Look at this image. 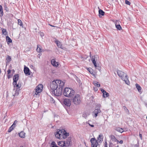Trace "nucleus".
<instances>
[{"label":"nucleus","instance_id":"64","mask_svg":"<svg viewBox=\"0 0 147 147\" xmlns=\"http://www.w3.org/2000/svg\"><path fill=\"white\" fill-rule=\"evenodd\" d=\"M20 147H23V146H20Z\"/></svg>","mask_w":147,"mask_h":147},{"label":"nucleus","instance_id":"53","mask_svg":"<svg viewBox=\"0 0 147 147\" xmlns=\"http://www.w3.org/2000/svg\"><path fill=\"white\" fill-rule=\"evenodd\" d=\"M102 140L101 139H98V142H102Z\"/></svg>","mask_w":147,"mask_h":147},{"label":"nucleus","instance_id":"28","mask_svg":"<svg viewBox=\"0 0 147 147\" xmlns=\"http://www.w3.org/2000/svg\"><path fill=\"white\" fill-rule=\"evenodd\" d=\"M6 41L8 44H9V43H11L12 42V40L9 37V36H6Z\"/></svg>","mask_w":147,"mask_h":147},{"label":"nucleus","instance_id":"25","mask_svg":"<svg viewBox=\"0 0 147 147\" xmlns=\"http://www.w3.org/2000/svg\"><path fill=\"white\" fill-rule=\"evenodd\" d=\"M15 124H14V123H13V124L9 128L7 131L8 132H10L11 131L13 130L15 127Z\"/></svg>","mask_w":147,"mask_h":147},{"label":"nucleus","instance_id":"5","mask_svg":"<svg viewBox=\"0 0 147 147\" xmlns=\"http://www.w3.org/2000/svg\"><path fill=\"white\" fill-rule=\"evenodd\" d=\"M91 144V147H97L98 144V142L95 138H92L90 140Z\"/></svg>","mask_w":147,"mask_h":147},{"label":"nucleus","instance_id":"63","mask_svg":"<svg viewBox=\"0 0 147 147\" xmlns=\"http://www.w3.org/2000/svg\"><path fill=\"white\" fill-rule=\"evenodd\" d=\"M146 119H147V116H146Z\"/></svg>","mask_w":147,"mask_h":147},{"label":"nucleus","instance_id":"47","mask_svg":"<svg viewBox=\"0 0 147 147\" xmlns=\"http://www.w3.org/2000/svg\"><path fill=\"white\" fill-rule=\"evenodd\" d=\"M50 101L52 103H54L55 102V100L52 98H51Z\"/></svg>","mask_w":147,"mask_h":147},{"label":"nucleus","instance_id":"35","mask_svg":"<svg viewBox=\"0 0 147 147\" xmlns=\"http://www.w3.org/2000/svg\"><path fill=\"white\" fill-rule=\"evenodd\" d=\"M94 84L95 86H96L97 87H100V84H98V82L96 81H94Z\"/></svg>","mask_w":147,"mask_h":147},{"label":"nucleus","instance_id":"15","mask_svg":"<svg viewBox=\"0 0 147 147\" xmlns=\"http://www.w3.org/2000/svg\"><path fill=\"white\" fill-rule=\"evenodd\" d=\"M61 130L58 129L56 133H55V137L58 139H59L61 136V133H60Z\"/></svg>","mask_w":147,"mask_h":147},{"label":"nucleus","instance_id":"51","mask_svg":"<svg viewBox=\"0 0 147 147\" xmlns=\"http://www.w3.org/2000/svg\"><path fill=\"white\" fill-rule=\"evenodd\" d=\"M40 35L41 36H44V34L43 32H41L40 34Z\"/></svg>","mask_w":147,"mask_h":147},{"label":"nucleus","instance_id":"57","mask_svg":"<svg viewBox=\"0 0 147 147\" xmlns=\"http://www.w3.org/2000/svg\"><path fill=\"white\" fill-rule=\"evenodd\" d=\"M91 52H90V57H91Z\"/></svg>","mask_w":147,"mask_h":147},{"label":"nucleus","instance_id":"9","mask_svg":"<svg viewBox=\"0 0 147 147\" xmlns=\"http://www.w3.org/2000/svg\"><path fill=\"white\" fill-rule=\"evenodd\" d=\"M98 57V56L97 55H96L93 56H92L91 61L92 63L93 64L94 67H96V61L97 60V58Z\"/></svg>","mask_w":147,"mask_h":147},{"label":"nucleus","instance_id":"61","mask_svg":"<svg viewBox=\"0 0 147 147\" xmlns=\"http://www.w3.org/2000/svg\"><path fill=\"white\" fill-rule=\"evenodd\" d=\"M49 25H50V26H53V27H54V26H53L51 25H50V24H49Z\"/></svg>","mask_w":147,"mask_h":147},{"label":"nucleus","instance_id":"18","mask_svg":"<svg viewBox=\"0 0 147 147\" xmlns=\"http://www.w3.org/2000/svg\"><path fill=\"white\" fill-rule=\"evenodd\" d=\"M51 63L54 66L57 67L59 65L58 62H56L55 60L54 59H53L51 60Z\"/></svg>","mask_w":147,"mask_h":147},{"label":"nucleus","instance_id":"52","mask_svg":"<svg viewBox=\"0 0 147 147\" xmlns=\"http://www.w3.org/2000/svg\"><path fill=\"white\" fill-rule=\"evenodd\" d=\"M119 143L120 144H122L123 143V141L122 140H121L119 141Z\"/></svg>","mask_w":147,"mask_h":147},{"label":"nucleus","instance_id":"10","mask_svg":"<svg viewBox=\"0 0 147 147\" xmlns=\"http://www.w3.org/2000/svg\"><path fill=\"white\" fill-rule=\"evenodd\" d=\"M71 89V88H65L63 92L64 95L67 97H69V92Z\"/></svg>","mask_w":147,"mask_h":147},{"label":"nucleus","instance_id":"46","mask_svg":"<svg viewBox=\"0 0 147 147\" xmlns=\"http://www.w3.org/2000/svg\"><path fill=\"white\" fill-rule=\"evenodd\" d=\"M12 75H10L9 74L7 75V76L8 79H9L10 78H11L12 77Z\"/></svg>","mask_w":147,"mask_h":147},{"label":"nucleus","instance_id":"27","mask_svg":"<svg viewBox=\"0 0 147 147\" xmlns=\"http://www.w3.org/2000/svg\"><path fill=\"white\" fill-rule=\"evenodd\" d=\"M136 87L138 90V92H141V88L140 85L138 84H136Z\"/></svg>","mask_w":147,"mask_h":147},{"label":"nucleus","instance_id":"21","mask_svg":"<svg viewBox=\"0 0 147 147\" xmlns=\"http://www.w3.org/2000/svg\"><path fill=\"white\" fill-rule=\"evenodd\" d=\"M118 21H116L115 22V27L116 28H117V29L118 30H121L122 29L121 27L120 26V24H117V22Z\"/></svg>","mask_w":147,"mask_h":147},{"label":"nucleus","instance_id":"13","mask_svg":"<svg viewBox=\"0 0 147 147\" xmlns=\"http://www.w3.org/2000/svg\"><path fill=\"white\" fill-rule=\"evenodd\" d=\"M57 80V83H58V86H59V88H61L62 89V90L63 88L65 85L64 83L61 81V80Z\"/></svg>","mask_w":147,"mask_h":147},{"label":"nucleus","instance_id":"44","mask_svg":"<svg viewBox=\"0 0 147 147\" xmlns=\"http://www.w3.org/2000/svg\"><path fill=\"white\" fill-rule=\"evenodd\" d=\"M98 138L102 140L103 138V136L102 135L100 134L99 135L98 137Z\"/></svg>","mask_w":147,"mask_h":147},{"label":"nucleus","instance_id":"55","mask_svg":"<svg viewBox=\"0 0 147 147\" xmlns=\"http://www.w3.org/2000/svg\"><path fill=\"white\" fill-rule=\"evenodd\" d=\"M138 144H135L134 145V147H138Z\"/></svg>","mask_w":147,"mask_h":147},{"label":"nucleus","instance_id":"1","mask_svg":"<svg viewBox=\"0 0 147 147\" xmlns=\"http://www.w3.org/2000/svg\"><path fill=\"white\" fill-rule=\"evenodd\" d=\"M117 74L119 77H120L121 79L124 81L127 84H128L127 82L129 83L128 80V76L126 74L121 71L118 70H117Z\"/></svg>","mask_w":147,"mask_h":147},{"label":"nucleus","instance_id":"59","mask_svg":"<svg viewBox=\"0 0 147 147\" xmlns=\"http://www.w3.org/2000/svg\"><path fill=\"white\" fill-rule=\"evenodd\" d=\"M13 70V72H14L15 71L14 70V69H13V70Z\"/></svg>","mask_w":147,"mask_h":147},{"label":"nucleus","instance_id":"30","mask_svg":"<svg viewBox=\"0 0 147 147\" xmlns=\"http://www.w3.org/2000/svg\"><path fill=\"white\" fill-rule=\"evenodd\" d=\"M55 42L56 43L57 46L58 47L61 48V45L60 42L58 40H56L55 41Z\"/></svg>","mask_w":147,"mask_h":147},{"label":"nucleus","instance_id":"56","mask_svg":"<svg viewBox=\"0 0 147 147\" xmlns=\"http://www.w3.org/2000/svg\"><path fill=\"white\" fill-rule=\"evenodd\" d=\"M116 144L115 145V146L116 147H119V146L118 145H117V146H116Z\"/></svg>","mask_w":147,"mask_h":147},{"label":"nucleus","instance_id":"24","mask_svg":"<svg viewBox=\"0 0 147 147\" xmlns=\"http://www.w3.org/2000/svg\"><path fill=\"white\" fill-rule=\"evenodd\" d=\"M87 70L93 76H95V75L93 73V69L92 68H88Z\"/></svg>","mask_w":147,"mask_h":147},{"label":"nucleus","instance_id":"4","mask_svg":"<svg viewBox=\"0 0 147 147\" xmlns=\"http://www.w3.org/2000/svg\"><path fill=\"white\" fill-rule=\"evenodd\" d=\"M73 138V137L70 136L66 139L65 141H64L65 143V146L69 147L71 146L72 145V139Z\"/></svg>","mask_w":147,"mask_h":147},{"label":"nucleus","instance_id":"49","mask_svg":"<svg viewBox=\"0 0 147 147\" xmlns=\"http://www.w3.org/2000/svg\"><path fill=\"white\" fill-rule=\"evenodd\" d=\"M11 72V70L10 69H9L7 71V74H9Z\"/></svg>","mask_w":147,"mask_h":147},{"label":"nucleus","instance_id":"42","mask_svg":"<svg viewBox=\"0 0 147 147\" xmlns=\"http://www.w3.org/2000/svg\"><path fill=\"white\" fill-rule=\"evenodd\" d=\"M101 91L102 92L103 94V96L104 95V93H106V91L103 89L101 88L100 89Z\"/></svg>","mask_w":147,"mask_h":147},{"label":"nucleus","instance_id":"48","mask_svg":"<svg viewBox=\"0 0 147 147\" xmlns=\"http://www.w3.org/2000/svg\"><path fill=\"white\" fill-rule=\"evenodd\" d=\"M105 147H107V144L106 140H105Z\"/></svg>","mask_w":147,"mask_h":147},{"label":"nucleus","instance_id":"7","mask_svg":"<svg viewBox=\"0 0 147 147\" xmlns=\"http://www.w3.org/2000/svg\"><path fill=\"white\" fill-rule=\"evenodd\" d=\"M70 99L65 98L63 101V105L67 107H69L71 105V102Z\"/></svg>","mask_w":147,"mask_h":147},{"label":"nucleus","instance_id":"16","mask_svg":"<svg viewBox=\"0 0 147 147\" xmlns=\"http://www.w3.org/2000/svg\"><path fill=\"white\" fill-rule=\"evenodd\" d=\"M75 94V91L72 89L71 88L69 92V97L72 98L73 96Z\"/></svg>","mask_w":147,"mask_h":147},{"label":"nucleus","instance_id":"12","mask_svg":"<svg viewBox=\"0 0 147 147\" xmlns=\"http://www.w3.org/2000/svg\"><path fill=\"white\" fill-rule=\"evenodd\" d=\"M24 71L26 75H30L29 68L26 66H24Z\"/></svg>","mask_w":147,"mask_h":147},{"label":"nucleus","instance_id":"8","mask_svg":"<svg viewBox=\"0 0 147 147\" xmlns=\"http://www.w3.org/2000/svg\"><path fill=\"white\" fill-rule=\"evenodd\" d=\"M62 93V90L61 88H57L55 91V93H51L53 94L54 95L59 96L61 95Z\"/></svg>","mask_w":147,"mask_h":147},{"label":"nucleus","instance_id":"17","mask_svg":"<svg viewBox=\"0 0 147 147\" xmlns=\"http://www.w3.org/2000/svg\"><path fill=\"white\" fill-rule=\"evenodd\" d=\"M110 137L112 142H116L117 144L118 143L119 140H117L113 135H111L110 136Z\"/></svg>","mask_w":147,"mask_h":147},{"label":"nucleus","instance_id":"29","mask_svg":"<svg viewBox=\"0 0 147 147\" xmlns=\"http://www.w3.org/2000/svg\"><path fill=\"white\" fill-rule=\"evenodd\" d=\"M2 34H3L5 35H7V32L6 29L2 28Z\"/></svg>","mask_w":147,"mask_h":147},{"label":"nucleus","instance_id":"40","mask_svg":"<svg viewBox=\"0 0 147 147\" xmlns=\"http://www.w3.org/2000/svg\"><path fill=\"white\" fill-rule=\"evenodd\" d=\"M76 80L77 81V82L80 84H82V83L81 82V81L80 80V79L79 78H78V77H76Z\"/></svg>","mask_w":147,"mask_h":147},{"label":"nucleus","instance_id":"19","mask_svg":"<svg viewBox=\"0 0 147 147\" xmlns=\"http://www.w3.org/2000/svg\"><path fill=\"white\" fill-rule=\"evenodd\" d=\"M42 91V89L38 87V86L36 87V89L35 94L37 95L38 93H40Z\"/></svg>","mask_w":147,"mask_h":147},{"label":"nucleus","instance_id":"41","mask_svg":"<svg viewBox=\"0 0 147 147\" xmlns=\"http://www.w3.org/2000/svg\"><path fill=\"white\" fill-rule=\"evenodd\" d=\"M116 145V144H114V145H113V144L112 143L110 142H109V147H113V145L115 146Z\"/></svg>","mask_w":147,"mask_h":147},{"label":"nucleus","instance_id":"62","mask_svg":"<svg viewBox=\"0 0 147 147\" xmlns=\"http://www.w3.org/2000/svg\"><path fill=\"white\" fill-rule=\"evenodd\" d=\"M125 107V108H126V107Z\"/></svg>","mask_w":147,"mask_h":147},{"label":"nucleus","instance_id":"26","mask_svg":"<svg viewBox=\"0 0 147 147\" xmlns=\"http://www.w3.org/2000/svg\"><path fill=\"white\" fill-rule=\"evenodd\" d=\"M25 133L23 131H22L19 133V136L21 138H24L25 137Z\"/></svg>","mask_w":147,"mask_h":147},{"label":"nucleus","instance_id":"11","mask_svg":"<svg viewBox=\"0 0 147 147\" xmlns=\"http://www.w3.org/2000/svg\"><path fill=\"white\" fill-rule=\"evenodd\" d=\"M100 112L101 111L99 107L97 109H95L94 111L92 112V114L93 116L96 117L98 115V114H99Z\"/></svg>","mask_w":147,"mask_h":147},{"label":"nucleus","instance_id":"31","mask_svg":"<svg viewBox=\"0 0 147 147\" xmlns=\"http://www.w3.org/2000/svg\"><path fill=\"white\" fill-rule=\"evenodd\" d=\"M7 61L6 63L7 64H9L11 60V58L10 56H8L6 58Z\"/></svg>","mask_w":147,"mask_h":147},{"label":"nucleus","instance_id":"58","mask_svg":"<svg viewBox=\"0 0 147 147\" xmlns=\"http://www.w3.org/2000/svg\"><path fill=\"white\" fill-rule=\"evenodd\" d=\"M97 106H98H98H100V105H98Z\"/></svg>","mask_w":147,"mask_h":147},{"label":"nucleus","instance_id":"45","mask_svg":"<svg viewBox=\"0 0 147 147\" xmlns=\"http://www.w3.org/2000/svg\"><path fill=\"white\" fill-rule=\"evenodd\" d=\"M96 67H94L96 69H98L99 71H100V67L99 66H97V64H96Z\"/></svg>","mask_w":147,"mask_h":147},{"label":"nucleus","instance_id":"20","mask_svg":"<svg viewBox=\"0 0 147 147\" xmlns=\"http://www.w3.org/2000/svg\"><path fill=\"white\" fill-rule=\"evenodd\" d=\"M98 9H99L98 11L99 16V17L103 16L105 14V12L102 9H100L99 7H98Z\"/></svg>","mask_w":147,"mask_h":147},{"label":"nucleus","instance_id":"38","mask_svg":"<svg viewBox=\"0 0 147 147\" xmlns=\"http://www.w3.org/2000/svg\"><path fill=\"white\" fill-rule=\"evenodd\" d=\"M109 96V93L108 92H106V93H104V96H103V94L102 96L104 98H106L108 97Z\"/></svg>","mask_w":147,"mask_h":147},{"label":"nucleus","instance_id":"60","mask_svg":"<svg viewBox=\"0 0 147 147\" xmlns=\"http://www.w3.org/2000/svg\"><path fill=\"white\" fill-rule=\"evenodd\" d=\"M16 122H17V121L16 120H15V121L14 122H16Z\"/></svg>","mask_w":147,"mask_h":147},{"label":"nucleus","instance_id":"22","mask_svg":"<svg viewBox=\"0 0 147 147\" xmlns=\"http://www.w3.org/2000/svg\"><path fill=\"white\" fill-rule=\"evenodd\" d=\"M115 129L116 131L121 133H122L124 131H123V129L119 127H115Z\"/></svg>","mask_w":147,"mask_h":147},{"label":"nucleus","instance_id":"33","mask_svg":"<svg viewBox=\"0 0 147 147\" xmlns=\"http://www.w3.org/2000/svg\"><path fill=\"white\" fill-rule=\"evenodd\" d=\"M13 85L14 87H16L17 88H16V89H19L21 87V85H19V84H17V82L16 83V84H13Z\"/></svg>","mask_w":147,"mask_h":147},{"label":"nucleus","instance_id":"23","mask_svg":"<svg viewBox=\"0 0 147 147\" xmlns=\"http://www.w3.org/2000/svg\"><path fill=\"white\" fill-rule=\"evenodd\" d=\"M58 144L60 146L62 147H64L65 146V141H60L58 142Z\"/></svg>","mask_w":147,"mask_h":147},{"label":"nucleus","instance_id":"34","mask_svg":"<svg viewBox=\"0 0 147 147\" xmlns=\"http://www.w3.org/2000/svg\"><path fill=\"white\" fill-rule=\"evenodd\" d=\"M89 115L90 114L88 113H84L82 114V117H84L85 119H86L87 116Z\"/></svg>","mask_w":147,"mask_h":147},{"label":"nucleus","instance_id":"14","mask_svg":"<svg viewBox=\"0 0 147 147\" xmlns=\"http://www.w3.org/2000/svg\"><path fill=\"white\" fill-rule=\"evenodd\" d=\"M19 78V75L18 74H15L13 76V84H16Z\"/></svg>","mask_w":147,"mask_h":147},{"label":"nucleus","instance_id":"2","mask_svg":"<svg viewBox=\"0 0 147 147\" xmlns=\"http://www.w3.org/2000/svg\"><path fill=\"white\" fill-rule=\"evenodd\" d=\"M71 98V101L75 105H78L80 104L81 100L79 94H75Z\"/></svg>","mask_w":147,"mask_h":147},{"label":"nucleus","instance_id":"36","mask_svg":"<svg viewBox=\"0 0 147 147\" xmlns=\"http://www.w3.org/2000/svg\"><path fill=\"white\" fill-rule=\"evenodd\" d=\"M18 24L20 26H22V27H23V23L21 21V20L20 19H18Z\"/></svg>","mask_w":147,"mask_h":147},{"label":"nucleus","instance_id":"54","mask_svg":"<svg viewBox=\"0 0 147 147\" xmlns=\"http://www.w3.org/2000/svg\"><path fill=\"white\" fill-rule=\"evenodd\" d=\"M139 136H140V138L141 139H142V134L140 133L139 134Z\"/></svg>","mask_w":147,"mask_h":147},{"label":"nucleus","instance_id":"6","mask_svg":"<svg viewBox=\"0 0 147 147\" xmlns=\"http://www.w3.org/2000/svg\"><path fill=\"white\" fill-rule=\"evenodd\" d=\"M60 131V133H61V136L63 138L65 139L69 136V133L67 132L65 129H62Z\"/></svg>","mask_w":147,"mask_h":147},{"label":"nucleus","instance_id":"32","mask_svg":"<svg viewBox=\"0 0 147 147\" xmlns=\"http://www.w3.org/2000/svg\"><path fill=\"white\" fill-rule=\"evenodd\" d=\"M0 16L1 17L3 15V7L2 6L0 5Z\"/></svg>","mask_w":147,"mask_h":147},{"label":"nucleus","instance_id":"50","mask_svg":"<svg viewBox=\"0 0 147 147\" xmlns=\"http://www.w3.org/2000/svg\"><path fill=\"white\" fill-rule=\"evenodd\" d=\"M89 125L91 127H94V125H91L89 123H88Z\"/></svg>","mask_w":147,"mask_h":147},{"label":"nucleus","instance_id":"37","mask_svg":"<svg viewBox=\"0 0 147 147\" xmlns=\"http://www.w3.org/2000/svg\"><path fill=\"white\" fill-rule=\"evenodd\" d=\"M40 46V45H37V48L36 49V51L38 52H40L42 51H41V48L39 47Z\"/></svg>","mask_w":147,"mask_h":147},{"label":"nucleus","instance_id":"3","mask_svg":"<svg viewBox=\"0 0 147 147\" xmlns=\"http://www.w3.org/2000/svg\"><path fill=\"white\" fill-rule=\"evenodd\" d=\"M58 88L57 80H54L50 84V91L51 93H55V91Z\"/></svg>","mask_w":147,"mask_h":147},{"label":"nucleus","instance_id":"43","mask_svg":"<svg viewBox=\"0 0 147 147\" xmlns=\"http://www.w3.org/2000/svg\"><path fill=\"white\" fill-rule=\"evenodd\" d=\"M125 3L126 4L129 5H130L131 4V3L129 1H128L127 0H125Z\"/></svg>","mask_w":147,"mask_h":147},{"label":"nucleus","instance_id":"39","mask_svg":"<svg viewBox=\"0 0 147 147\" xmlns=\"http://www.w3.org/2000/svg\"><path fill=\"white\" fill-rule=\"evenodd\" d=\"M20 90L19 89H16V90L15 91V94L13 95V96H17L18 94H19V92L18 91Z\"/></svg>","mask_w":147,"mask_h":147}]
</instances>
